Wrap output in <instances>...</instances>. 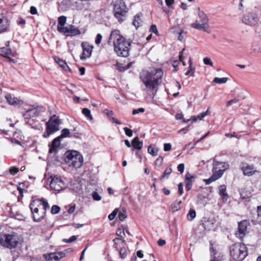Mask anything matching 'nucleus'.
Wrapping results in <instances>:
<instances>
[{
	"instance_id": "09e8293b",
	"label": "nucleus",
	"mask_w": 261,
	"mask_h": 261,
	"mask_svg": "<svg viewBox=\"0 0 261 261\" xmlns=\"http://www.w3.org/2000/svg\"><path fill=\"white\" fill-rule=\"evenodd\" d=\"M209 109H208L206 111L202 112L197 116V118L198 119L201 120L204 117H205L208 114Z\"/></svg>"
},
{
	"instance_id": "393cba45",
	"label": "nucleus",
	"mask_w": 261,
	"mask_h": 261,
	"mask_svg": "<svg viewBox=\"0 0 261 261\" xmlns=\"http://www.w3.org/2000/svg\"><path fill=\"white\" fill-rule=\"evenodd\" d=\"M81 32L80 30L75 26L70 25L69 26V33L67 34V36L73 37L80 35Z\"/></svg>"
},
{
	"instance_id": "ddd939ff",
	"label": "nucleus",
	"mask_w": 261,
	"mask_h": 261,
	"mask_svg": "<svg viewBox=\"0 0 261 261\" xmlns=\"http://www.w3.org/2000/svg\"><path fill=\"white\" fill-rule=\"evenodd\" d=\"M81 46L83 49V53L80 57L82 60H85L91 57L93 46L87 42H82Z\"/></svg>"
},
{
	"instance_id": "7ed1b4c3",
	"label": "nucleus",
	"mask_w": 261,
	"mask_h": 261,
	"mask_svg": "<svg viewBox=\"0 0 261 261\" xmlns=\"http://www.w3.org/2000/svg\"><path fill=\"white\" fill-rule=\"evenodd\" d=\"M65 162L70 167L80 168L83 163L81 154L75 150L68 151L65 154Z\"/></svg>"
},
{
	"instance_id": "e2e57ef3",
	"label": "nucleus",
	"mask_w": 261,
	"mask_h": 261,
	"mask_svg": "<svg viewBox=\"0 0 261 261\" xmlns=\"http://www.w3.org/2000/svg\"><path fill=\"white\" fill-rule=\"evenodd\" d=\"M150 31L155 33V34H156L158 33V30H157V28H156V26L154 24H152L151 25V27H150Z\"/></svg>"
},
{
	"instance_id": "f704fd0d",
	"label": "nucleus",
	"mask_w": 261,
	"mask_h": 261,
	"mask_svg": "<svg viewBox=\"0 0 261 261\" xmlns=\"http://www.w3.org/2000/svg\"><path fill=\"white\" fill-rule=\"evenodd\" d=\"M58 25L60 27L64 26L66 22V17L65 16H61L58 19Z\"/></svg>"
},
{
	"instance_id": "6e6552de",
	"label": "nucleus",
	"mask_w": 261,
	"mask_h": 261,
	"mask_svg": "<svg viewBox=\"0 0 261 261\" xmlns=\"http://www.w3.org/2000/svg\"><path fill=\"white\" fill-rule=\"evenodd\" d=\"M19 243L17 236L14 234H0V244L8 248H14Z\"/></svg>"
},
{
	"instance_id": "473e14b6",
	"label": "nucleus",
	"mask_w": 261,
	"mask_h": 261,
	"mask_svg": "<svg viewBox=\"0 0 261 261\" xmlns=\"http://www.w3.org/2000/svg\"><path fill=\"white\" fill-rule=\"evenodd\" d=\"M57 29L60 33H63L67 36V34L69 33V26L68 27L58 26Z\"/></svg>"
},
{
	"instance_id": "338daca9",
	"label": "nucleus",
	"mask_w": 261,
	"mask_h": 261,
	"mask_svg": "<svg viewBox=\"0 0 261 261\" xmlns=\"http://www.w3.org/2000/svg\"><path fill=\"white\" fill-rule=\"evenodd\" d=\"M116 234L120 237H123V234H124V232L119 229L117 230Z\"/></svg>"
},
{
	"instance_id": "3c124183",
	"label": "nucleus",
	"mask_w": 261,
	"mask_h": 261,
	"mask_svg": "<svg viewBox=\"0 0 261 261\" xmlns=\"http://www.w3.org/2000/svg\"><path fill=\"white\" fill-rule=\"evenodd\" d=\"M102 36L100 34H97L95 38V43L97 45H99L101 41Z\"/></svg>"
},
{
	"instance_id": "423d86ee",
	"label": "nucleus",
	"mask_w": 261,
	"mask_h": 261,
	"mask_svg": "<svg viewBox=\"0 0 261 261\" xmlns=\"http://www.w3.org/2000/svg\"><path fill=\"white\" fill-rule=\"evenodd\" d=\"M113 3L114 16L119 22H122L125 19L127 13L125 4L123 0H115Z\"/></svg>"
},
{
	"instance_id": "a211bd4d",
	"label": "nucleus",
	"mask_w": 261,
	"mask_h": 261,
	"mask_svg": "<svg viewBox=\"0 0 261 261\" xmlns=\"http://www.w3.org/2000/svg\"><path fill=\"white\" fill-rule=\"evenodd\" d=\"M61 139L57 137L53 140L51 143L48 145L49 147V153H56L59 150L60 145Z\"/></svg>"
},
{
	"instance_id": "f8f14e48",
	"label": "nucleus",
	"mask_w": 261,
	"mask_h": 261,
	"mask_svg": "<svg viewBox=\"0 0 261 261\" xmlns=\"http://www.w3.org/2000/svg\"><path fill=\"white\" fill-rule=\"evenodd\" d=\"M241 170L245 176L249 177L255 174L256 173H258L254 165L249 164L246 163L242 164Z\"/></svg>"
},
{
	"instance_id": "2f4dec72",
	"label": "nucleus",
	"mask_w": 261,
	"mask_h": 261,
	"mask_svg": "<svg viewBox=\"0 0 261 261\" xmlns=\"http://www.w3.org/2000/svg\"><path fill=\"white\" fill-rule=\"evenodd\" d=\"M82 113L90 120H93V117L91 114V111L89 109L87 108H84L82 110Z\"/></svg>"
},
{
	"instance_id": "bf43d9fd",
	"label": "nucleus",
	"mask_w": 261,
	"mask_h": 261,
	"mask_svg": "<svg viewBox=\"0 0 261 261\" xmlns=\"http://www.w3.org/2000/svg\"><path fill=\"white\" fill-rule=\"evenodd\" d=\"M184 49H183L181 51L179 52V60L180 62L182 63L184 66L186 65L185 62L183 61V51Z\"/></svg>"
},
{
	"instance_id": "603ef678",
	"label": "nucleus",
	"mask_w": 261,
	"mask_h": 261,
	"mask_svg": "<svg viewBox=\"0 0 261 261\" xmlns=\"http://www.w3.org/2000/svg\"><path fill=\"white\" fill-rule=\"evenodd\" d=\"M145 112V109L143 108H140L137 109H134L133 112L132 114L133 115H136L137 114L140 113H143Z\"/></svg>"
},
{
	"instance_id": "6ab92c4d",
	"label": "nucleus",
	"mask_w": 261,
	"mask_h": 261,
	"mask_svg": "<svg viewBox=\"0 0 261 261\" xmlns=\"http://www.w3.org/2000/svg\"><path fill=\"white\" fill-rule=\"evenodd\" d=\"M196 178V175L187 173L185 177L186 189L187 191H189L191 189L193 183L195 181Z\"/></svg>"
},
{
	"instance_id": "4d7b16f0",
	"label": "nucleus",
	"mask_w": 261,
	"mask_h": 261,
	"mask_svg": "<svg viewBox=\"0 0 261 261\" xmlns=\"http://www.w3.org/2000/svg\"><path fill=\"white\" fill-rule=\"evenodd\" d=\"M171 149V144L170 143H165L164 145V150L165 151H168Z\"/></svg>"
},
{
	"instance_id": "0e129e2a",
	"label": "nucleus",
	"mask_w": 261,
	"mask_h": 261,
	"mask_svg": "<svg viewBox=\"0 0 261 261\" xmlns=\"http://www.w3.org/2000/svg\"><path fill=\"white\" fill-rule=\"evenodd\" d=\"M75 208V205L74 204V205H72L71 206H70V207L68 209V213L69 214L72 213L74 211Z\"/></svg>"
},
{
	"instance_id": "0eeeda50",
	"label": "nucleus",
	"mask_w": 261,
	"mask_h": 261,
	"mask_svg": "<svg viewBox=\"0 0 261 261\" xmlns=\"http://www.w3.org/2000/svg\"><path fill=\"white\" fill-rule=\"evenodd\" d=\"M61 123V121L59 117L56 115L52 116L46 123V132L43 134V137L48 138L50 135L59 130Z\"/></svg>"
},
{
	"instance_id": "20e7f679",
	"label": "nucleus",
	"mask_w": 261,
	"mask_h": 261,
	"mask_svg": "<svg viewBox=\"0 0 261 261\" xmlns=\"http://www.w3.org/2000/svg\"><path fill=\"white\" fill-rule=\"evenodd\" d=\"M230 253L231 257L235 260L242 261L247 255V249L245 244L238 243L230 246Z\"/></svg>"
},
{
	"instance_id": "5701e85b",
	"label": "nucleus",
	"mask_w": 261,
	"mask_h": 261,
	"mask_svg": "<svg viewBox=\"0 0 261 261\" xmlns=\"http://www.w3.org/2000/svg\"><path fill=\"white\" fill-rule=\"evenodd\" d=\"M55 61L58 63V64L61 67L63 70L65 71L69 72L70 71V69L67 65L66 62L64 60H62L57 57L54 58Z\"/></svg>"
},
{
	"instance_id": "ea45409f",
	"label": "nucleus",
	"mask_w": 261,
	"mask_h": 261,
	"mask_svg": "<svg viewBox=\"0 0 261 261\" xmlns=\"http://www.w3.org/2000/svg\"><path fill=\"white\" fill-rule=\"evenodd\" d=\"M77 237L76 236H72L69 239H64L63 241L65 243H72L73 241H75L77 239Z\"/></svg>"
},
{
	"instance_id": "f3484780",
	"label": "nucleus",
	"mask_w": 261,
	"mask_h": 261,
	"mask_svg": "<svg viewBox=\"0 0 261 261\" xmlns=\"http://www.w3.org/2000/svg\"><path fill=\"white\" fill-rule=\"evenodd\" d=\"M65 256V254L64 252L59 251L44 255V257L46 261H59Z\"/></svg>"
},
{
	"instance_id": "c9c22d12",
	"label": "nucleus",
	"mask_w": 261,
	"mask_h": 261,
	"mask_svg": "<svg viewBox=\"0 0 261 261\" xmlns=\"http://www.w3.org/2000/svg\"><path fill=\"white\" fill-rule=\"evenodd\" d=\"M228 81L227 77H215L214 80V82L217 84H224L226 83Z\"/></svg>"
},
{
	"instance_id": "052dcab7",
	"label": "nucleus",
	"mask_w": 261,
	"mask_h": 261,
	"mask_svg": "<svg viewBox=\"0 0 261 261\" xmlns=\"http://www.w3.org/2000/svg\"><path fill=\"white\" fill-rule=\"evenodd\" d=\"M178 193L180 195H181L183 194L184 190H183V184L180 182L178 185Z\"/></svg>"
},
{
	"instance_id": "e433bc0d",
	"label": "nucleus",
	"mask_w": 261,
	"mask_h": 261,
	"mask_svg": "<svg viewBox=\"0 0 261 261\" xmlns=\"http://www.w3.org/2000/svg\"><path fill=\"white\" fill-rule=\"evenodd\" d=\"M148 152L150 154H151L153 156H156L158 154V150L156 148H154L151 146H149L148 148Z\"/></svg>"
},
{
	"instance_id": "6e6d98bb",
	"label": "nucleus",
	"mask_w": 261,
	"mask_h": 261,
	"mask_svg": "<svg viewBox=\"0 0 261 261\" xmlns=\"http://www.w3.org/2000/svg\"><path fill=\"white\" fill-rule=\"evenodd\" d=\"M124 130L125 132V133L126 135L128 136V137H132L133 135V132L132 130L127 127H124Z\"/></svg>"
},
{
	"instance_id": "c03bdc74",
	"label": "nucleus",
	"mask_w": 261,
	"mask_h": 261,
	"mask_svg": "<svg viewBox=\"0 0 261 261\" xmlns=\"http://www.w3.org/2000/svg\"><path fill=\"white\" fill-rule=\"evenodd\" d=\"M19 169L16 167H11L9 169V172L12 175H14L19 171Z\"/></svg>"
},
{
	"instance_id": "a18cd8bd",
	"label": "nucleus",
	"mask_w": 261,
	"mask_h": 261,
	"mask_svg": "<svg viewBox=\"0 0 261 261\" xmlns=\"http://www.w3.org/2000/svg\"><path fill=\"white\" fill-rule=\"evenodd\" d=\"M185 34L186 33H185L183 30H181L180 32L178 33V39L180 41H184L185 38Z\"/></svg>"
},
{
	"instance_id": "69168bd1",
	"label": "nucleus",
	"mask_w": 261,
	"mask_h": 261,
	"mask_svg": "<svg viewBox=\"0 0 261 261\" xmlns=\"http://www.w3.org/2000/svg\"><path fill=\"white\" fill-rule=\"evenodd\" d=\"M158 244L159 246H162L163 245H164L165 244H166V241L165 240H162V239H160L158 241Z\"/></svg>"
},
{
	"instance_id": "49530a36",
	"label": "nucleus",
	"mask_w": 261,
	"mask_h": 261,
	"mask_svg": "<svg viewBox=\"0 0 261 261\" xmlns=\"http://www.w3.org/2000/svg\"><path fill=\"white\" fill-rule=\"evenodd\" d=\"M203 63L205 65H210L211 66H213V63L212 62V61H211V60L210 58L206 57L203 59Z\"/></svg>"
},
{
	"instance_id": "8fccbe9b",
	"label": "nucleus",
	"mask_w": 261,
	"mask_h": 261,
	"mask_svg": "<svg viewBox=\"0 0 261 261\" xmlns=\"http://www.w3.org/2000/svg\"><path fill=\"white\" fill-rule=\"evenodd\" d=\"M239 101V100L238 99H233L229 101H228L226 102V106L227 107H228L233 104L238 103Z\"/></svg>"
},
{
	"instance_id": "39448f33",
	"label": "nucleus",
	"mask_w": 261,
	"mask_h": 261,
	"mask_svg": "<svg viewBox=\"0 0 261 261\" xmlns=\"http://www.w3.org/2000/svg\"><path fill=\"white\" fill-rule=\"evenodd\" d=\"M197 14L199 20H196L195 22L191 24V26L195 29L210 33L211 31L208 24L209 19L207 15L199 8L198 9Z\"/></svg>"
},
{
	"instance_id": "b1692460",
	"label": "nucleus",
	"mask_w": 261,
	"mask_h": 261,
	"mask_svg": "<svg viewBox=\"0 0 261 261\" xmlns=\"http://www.w3.org/2000/svg\"><path fill=\"white\" fill-rule=\"evenodd\" d=\"M219 194L222 197L223 200L226 201L228 197V195L226 192V187L224 185L219 187Z\"/></svg>"
},
{
	"instance_id": "9d476101",
	"label": "nucleus",
	"mask_w": 261,
	"mask_h": 261,
	"mask_svg": "<svg viewBox=\"0 0 261 261\" xmlns=\"http://www.w3.org/2000/svg\"><path fill=\"white\" fill-rule=\"evenodd\" d=\"M43 111H44V108L42 106H30L28 109H25V111L22 113V115L24 119H30L37 117Z\"/></svg>"
},
{
	"instance_id": "cd10ccee",
	"label": "nucleus",
	"mask_w": 261,
	"mask_h": 261,
	"mask_svg": "<svg viewBox=\"0 0 261 261\" xmlns=\"http://www.w3.org/2000/svg\"><path fill=\"white\" fill-rule=\"evenodd\" d=\"M132 145L135 149L140 150L143 146V142L140 141L138 137H135L132 141Z\"/></svg>"
},
{
	"instance_id": "de8ad7c7",
	"label": "nucleus",
	"mask_w": 261,
	"mask_h": 261,
	"mask_svg": "<svg viewBox=\"0 0 261 261\" xmlns=\"http://www.w3.org/2000/svg\"><path fill=\"white\" fill-rule=\"evenodd\" d=\"M120 256L121 258H124L127 255V252L125 248H121L120 250Z\"/></svg>"
},
{
	"instance_id": "58836bf2",
	"label": "nucleus",
	"mask_w": 261,
	"mask_h": 261,
	"mask_svg": "<svg viewBox=\"0 0 261 261\" xmlns=\"http://www.w3.org/2000/svg\"><path fill=\"white\" fill-rule=\"evenodd\" d=\"M60 208L56 205H54L51 209V213L53 214H56L59 213Z\"/></svg>"
},
{
	"instance_id": "13d9d810",
	"label": "nucleus",
	"mask_w": 261,
	"mask_h": 261,
	"mask_svg": "<svg viewBox=\"0 0 261 261\" xmlns=\"http://www.w3.org/2000/svg\"><path fill=\"white\" fill-rule=\"evenodd\" d=\"M184 169H185V165L182 163L179 164L177 166V170L181 173H183V172L184 171Z\"/></svg>"
},
{
	"instance_id": "c85d7f7f",
	"label": "nucleus",
	"mask_w": 261,
	"mask_h": 261,
	"mask_svg": "<svg viewBox=\"0 0 261 261\" xmlns=\"http://www.w3.org/2000/svg\"><path fill=\"white\" fill-rule=\"evenodd\" d=\"M181 203V200H176L171 205V208L173 212L177 211L180 208V205Z\"/></svg>"
},
{
	"instance_id": "79ce46f5",
	"label": "nucleus",
	"mask_w": 261,
	"mask_h": 261,
	"mask_svg": "<svg viewBox=\"0 0 261 261\" xmlns=\"http://www.w3.org/2000/svg\"><path fill=\"white\" fill-rule=\"evenodd\" d=\"M117 213H118V209L116 208L112 212V213L111 214H110L109 215L108 218L110 219V220H113L115 218V217H116V216L117 215Z\"/></svg>"
},
{
	"instance_id": "72a5a7b5",
	"label": "nucleus",
	"mask_w": 261,
	"mask_h": 261,
	"mask_svg": "<svg viewBox=\"0 0 261 261\" xmlns=\"http://www.w3.org/2000/svg\"><path fill=\"white\" fill-rule=\"evenodd\" d=\"M141 22L140 17L139 15H136L135 16L134 21H133V24L136 28H138Z\"/></svg>"
},
{
	"instance_id": "aec40b11",
	"label": "nucleus",
	"mask_w": 261,
	"mask_h": 261,
	"mask_svg": "<svg viewBox=\"0 0 261 261\" xmlns=\"http://www.w3.org/2000/svg\"><path fill=\"white\" fill-rule=\"evenodd\" d=\"M5 98L6 99L7 102L10 105L17 106L21 105L23 103V101L22 100L14 97L10 94H7L5 95Z\"/></svg>"
},
{
	"instance_id": "37998d69",
	"label": "nucleus",
	"mask_w": 261,
	"mask_h": 261,
	"mask_svg": "<svg viewBox=\"0 0 261 261\" xmlns=\"http://www.w3.org/2000/svg\"><path fill=\"white\" fill-rule=\"evenodd\" d=\"M126 217V212L124 210L119 213V218L120 221H123Z\"/></svg>"
},
{
	"instance_id": "4be33fe9",
	"label": "nucleus",
	"mask_w": 261,
	"mask_h": 261,
	"mask_svg": "<svg viewBox=\"0 0 261 261\" xmlns=\"http://www.w3.org/2000/svg\"><path fill=\"white\" fill-rule=\"evenodd\" d=\"M9 27V20L5 18H0V33L7 31Z\"/></svg>"
},
{
	"instance_id": "dca6fc26",
	"label": "nucleus",
	"mask_w": 261,
	"mask_h": 261,
	"mask_svg": "<svg viewBox=\"0 0 261 261\" xmlns=\"http://www.w3.org/2000/svg\"><path fill=\"white\" fill-rule=\"evenodd\" d=\"M242 21L246 24L254 25L258 21V18L255 14L248 13L243 17Z\"/></svg>"
},
{
	"instance_id": "4468645a",
	"label": "nucleus",
	"mask_w": 261,
	"mask_h": 261,
	"mask_svg": "<svg viewBox=\"0 0 261 261\" xmlns=\"http://www.w3.org/2000/svg\"><path fill=\"white\" fill-rule=\"evenodd\" d=\"M248 223L246 221H241L239 223L238 229L236 232V236L240 239H242L247 232Z\"/></svg>"
},
{
	"instance_id": "5fc2aeb1",
	"label": "nucleus",
	"mask_w": 261,
	"mask_h": 261,
	"mask_svg": "<svg viewBox=\"0 0 261 261\" xmlns=\"http://www.w3.org/2000/svg\"><path fill=\"white\" fill-rule=\"evenodd\" d=\"M257 222H261V206L257 207Z\"/></svg>"
},
{
	"instance_id": "774afa93",
	"label": "nucleus",
	"mask_w": 261,
	"mask_h": 261,
	"mask_svg": "<svg viewBox=\"0 0 261 261\" xmlns=\"http://www.w3.org/2000/svg\"><path fill=\"white\" fill-rule=\"evenodd\" d=\"M165 2L166 5L170 7L171 5H172L174 3V0H165Z\"/></svg>"
},
{
	"instance_id": "412c9836",
	"label": "nucleus",
	"mask_w": 261,
	"mask_h": 261,
	"mask_svg": "<svg viewBox=\"0 0 261 261\" xmlns=\"http://www.w3.org/2000/svg\"><path fill=\"white\" fill-rule=\"evenodd\" d=\"M213 165L214 166V169L222 170L223 172H224L229 167V165L227 163L218 162L215 159H214V163Z\"/></svg>"
},
{
	"instance_id": "a878e982",
	"label": "nucleus",
	"mask_w": 261,
	"mask_h": 261,
	"mask_svg": "<svg viewBox=\"0 0 261 261\" xmlns=\"http://www.w3.org/2000/svg\"><path fill=\"white\" fill-rule=\"evenodd\" d=\"M0 54L1 56H4L5 57H9V55H12L13 56H15L16 55V53L13 52L10 49L7 47H2L1 49Z\"/></svg>"
},
{
	"instance_id": "f03ea898",
	"label": "nucleus",
	"mask_w": 261,
	"mask_h": 261,
	"mask_svg": "<svg viewBox=\"0 0 261 261\" xmlns=\"http://www.w3.org/2000/svg\"><path fill=\"white\" fill-rule=\"evenodd\" d=\"M108 44L113 45L114 51L118 56L123 57L128 56L130 43L120 34L119 30L112 31L109 38Z\"/></svg>"
},
{
	"instance_id": "bb28decb",
	"label": "nucleus",
	"mask_w": 261,
	"mask_h": 261,
	"mask_svg": "<svg viewBox=\"0 0 261 261\" xmlns=\"http://www.w3.org/2000/svg\"><path fill=\"white\" fill-rule=\"evenodd\" d=\"M34 201H39V206L40 207H41L42 210H43L45 211V214H46V211L49 208V205L47 201H46L44 199H41L40 200H33Z\"/></svg>"
},
{
	"instance_id": "f257e3e1",
	"label": "nucleus",
	"mask_w": 261,
	"mask_h": 261,
	"mask_svg": "<svg viewBox=\"0 0 261 261\" xmlns=\"http://www.w3.org/2000/svg\"><path fill=\"white\" fill-rule=\"evenodd\" d=\"M163 76V72L160 69L147 71L141 75L142 81L147 89L148 94L152 98L158 91L159 86L162 83Z\"/></svg>"
},
{
	"instance_id": "2eb2a0df",
	"label": "nucleus",
	"mask_w": 261,
	"mask_h": 261,
	"mask_svg": "<svg viewBox=\"0 0 261 261\" xmlns=\"http://www.w3.org/2000/svg\"><path fill=\"white\" fill-rule=\"evenodd\" d=\"M213 174L211 177L208 179H204V182L206 185H210L212 182L218 179L223 175L224 172L222 170H218V169H214L213 165L212 169Z\"/></svg>"
},
{
	"instance_id": "c756f323",
	"label": "nucleus",
	"mask_w": 261,
	"mask_h": 261,
	"mask_svg": "<svg viewBox=\"0 0 261 261\" xmlns=\"http://www.w3.org/2000/svg\"><path fill=\"white\" fill-rule=\"evenodd\" d=\"M196 213L195 211L193 208H191L189 210L187 217L189 221H192L196 217Z\"/></svg>"
},
{
	"instance_id": "864d4df0",
	"label": "nucleus",
	"mask_w": 261,
	"mask_h": 261,
	"mask_svg": "<svg viewBox=\"0 0 261 261\" xmlns=\"http://www.w3.org/2000/svg\"><path fill=\"white\" fill-rule=\"evenodd\" d=\"M92 196L94 200L99 201L101 199V196L96 192H93Z\"/></svg>"
},
{
	"instance_id": "680f3d73",
	"label": "nucleus",
	"mask_w": 261,
	"mask_h": 261,
	"mask_svg": "<svg viewBox=\"0 0 261 261\" xmlns=\"http://www.w3.org/2000/svg\"><path fill=\"white\" fill-rule=\"evenodd\" d=\"M30 13L33 14L35 15L37 13V10L34 6H31L30 8Z\"/></svg>"
},
{
	"instance_id": "1a4fd4ad",
	"label": "nucleus",
	"mask_w": 261,
	"mask_h": 261,
	"mask_svg": "<svg viewBox=\"0 0 261 261\" xmlns=\"http://www.w3.org/2000/svg\"><path fill=\"white\" fill-rule=\"evenodd\" d=\"M39 201H33L30 204V207L31 210L33 218L34 221L40 222L45 217V211L42 210L41 207L39 206Z\"/></svg>"
},
{
	"instance_id": "9b49d317",
	"label": "nucleus",
	"mask_w": 261,
	"mask_h": 261,
	"mask_svg": "<svg viewBox=\"0 0 261 261\" xmlns=\"http://www.w3.org/2000/svg\"><path fill=\"white\" fill-rule=\"evenodd\" d=\"M50 188L54 191H60L66 188V185L60 177L54 176H50Z\"/></svg>"
},
{
	"instance_id": "7c9ffc66",
	"label": "nucleus",
	"mask_w": 261,
	"mask_h": 261,
	"mask_svg": "<svg viewBox=\"0 0 261 261\" xmlns=\"http://www.w3.org/2000/svg\"><path fill=\"white\" fill-rule=\"evenodd\" d=\"M70 131L68 128H64L61 131V135L58 137L60 139H62L63 138L69 137Z\"/></svg>"
},
{
	"instance_id": "4c0bfd02",
	"label": "nucleus",
	"mask_w": 261,
	"mask_h": 261,
	"mask_svg": "<svg viewBox=\"0 0 261 261\" xmlns=\"http://www.w3.org/2000/svg\"><path fill=\"white\" fill-rule=\"evenodd\" d=\"M171 172H172L171 167L170 166L167 167L164 171L162 177L163 178L168 177V176L171 174Z\"/></svg>"
},
{
	"instance_id": "a19ab883",
	"label": "nucleus",
	"mask_w": 261,
	"mask_h": 261,
	"mask_svg": "<svg viewBox=\"0 0 261 261\" xmlns=\"http://www.w3.org/2000/svg\"><path fill=\"white\" fill-rule=\"evenodd\" d=\"M116 66L117 67V69L118 70H119L120 71L126 70L128 69L130 67L129 64H128L127 66L126 67H123L120 64H117Z\"/></svg>"
}]
</instances>
